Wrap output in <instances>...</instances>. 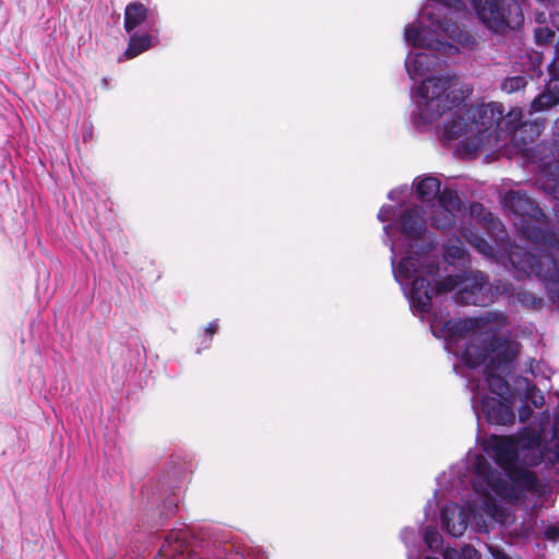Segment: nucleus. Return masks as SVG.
I'll list each match as a JSON object with an SVG mask.
<instances>
[{
	"label": "nucleus",
	"mask_w": 559,
	"mask_h": 559,
	"mask_svg": "<svg viewBox=\"0 0 559 559\" xmlns=\"http://www.w3.org/2000/svg\"><path fill=\"white\" fill-rule=\"evenodd\" d=\"M556 395L558 407L548 442H543L550 418L548 411L539 414V430L524 427L516 436H477L481 450H469L461 462L451 466L450 491L460 495L461 489L471 486L483 499L480 509L489 511L501 510L495 498L515 504L527 493L544 496L547 485L525 467L559 464V393Z\"/></svg>",
	"instance_id": "obj_1"
},
{
	"label": "nucleus",
	"mask_w": 559,
	"mask_h": 559,
	"mask_svg": "<svg viewBox=\"0 0 559 559\" xmlns=\"http://www.w3.org/2000/svg\"><path fill=\"white\" fill-rule=\"evenodd\" d=\"M509 325L506 312L488 311L467 319L443 320L433 316L430 331L444 340L445 349L459 358L456 374L467 380L472 409L479 423L511 426L515 421L514 397L508 382L493 370H508L520 353V343L497 336Z\"/></svg>",
	"instance_id": "obj_2"
},
{
	"label": "nucleus",
	"mask_w": 559,
	"mask_h": 559,
	"mask_svg": "<svg viewBox=\"0 0 559 559\" xmlns=\"http://www.w3.org/2000/svg\"><path fill=\"white\" fill-rule=\"evenodd\" d=\"M409 193L407 186L392 189L388 198L401 202L397 206L383 205L378 219L384 225L385 242L391 250V266L394 280L412 299L417 311H425L431 294L428 282L420 276L423 272L429 277L438 271V257L433 252L435 238L427 230V218L419 205L402 202Z\"/></svg>",
	"instance_id": "obj_3"
},
{
	"label": "nucleus",
	"mask_w": 559,
	"mask_h": 559,
	"mask_svg": "<svg viewBox=\"0 0 559 559\" xmlns=\"http://www.w3.org/2000/svg\"><path fill=\"white\" fill-rule=\"evenodd\" d=\"M427 1L416 21L404 29L407 45L427 50L409 52L406 57L405 69L412 80L426 75L438 66L436 53L453 57L480 49L479 40L462 24L469 16L463 0Z\"/></svg>",
	"instance_id": "obj_4"
},
{
	"label": "nucleus",
	"mask_w": 559,
	"mask_h": 559,
	"mask_svg": "<svg viewBox=\"0 0 559 559\" xmlns=\"http://www.w3.org/2000/svg\"><path fill=\"white\" fill-rule=\"evenodd\" d=\"M503 209L519 219L514 222L519 235L530 241L528 250L511 247L506 267L523 281L535 277L540 281L552 305L559 309V237L549 227L542 209L523 191L509 190L502 198Z\"/></svg>",
	"instance_id": "obj_5"
},
{
	"label": "nucleus",
	"mask_w": 559,
	"mask_h": 559,
	"mask_svg": "<svg viewBox=\"0 0 559 559\" xmlns=\"http://www.w3.org/2000/svg\"><path fill=\"white\" fill-rule=\"evenodd\" d=\"M457 83L459 78L454 73H447L429 76L412 87L414 109L411 120L418 131H425L442 115L455 108L442 124L441 140L445 145L459 140L461 146L471 152L472 129L466 108L459 107L461 99L455 95Z\"/></svg>",
	"instance_id": "obj_6"
},
{
	"label": "nucleus",
	"mask_w": 559,
	"mask_h": 559,
	"mask_svg": "<svg viewBox=\"0 0 559 559\" xmlns=\"http://www.w3.org/2000/svg\"><path fill=\"white\" fill-rule=\"evenodd\" d=\"M431 235L435 238L436 246H438L436 236L433 234ZM433 252L439 258L437 247H435ZM442 254L447 263L455 267H461L462 271L457 274L448 275L441 281H438L440 265H438L436 275L431 277L424 272L420 274V276L428 282L427 285L432 290L431 294H428L429 301L425 311H417L413 307L411 297L403 290L404 296L409 301L411 310L415 316L419 317L421 320L427 319L430 322L433 316H438L436 312H432V298L453 290H456L454 300L460 305L486 306L493 301L495 296L500 290V286H495L496 293H493V286L489 284L488 276L485 273L468 269L471 263L469 255L460 238L449 239L443 245ZM438 264L440 263L438 262Z\"/></svg>",
	"instance_id": "obj_7"
},
{
	"label": "nucleus",
	"mask_w": 559,
	"mask_h": 559,
	"mask_svg": "<svg viewBox=\"0 0 559 559\" xmlns=\"http://www.w3.org/2000/svg\"><path fill=\"white\" fill-rule=\"evenodd\" d=\"M503 106L499 103H488L466 108L472 129L471 152L476 153L491 140L500 141L508 136L520 150L537 139L544 130L539 119L522 122L523 112L520 108L511 109L503 116Z\"/></svg>",
	"instance_id": "obj_8"
},
{
	"label": "nucleus",
	"mask_w": 559,
	"mask_h": 559,
	"mask_svg": "<svg viewBox=\"0 0 559 559\" xmlns=\"http://www.w3.org/2000/svg\"><path fill=\"white\" fill-rule=\"evenodd\" d=\"M451 469L437 477V489L433 498L425 507V514L428 518L430 512L435 513L439 503L445 498H457L464 500V506L455 502L445 503L440 511V524L442 530L452 537H460L466 531L468 524L475 526L477 532H488V525L498 520L499 510H481V498L469 486L467 490L461 489L456 495L455 490L450 491Z\"/></svg>",
	"instance_id": "obj_9"
},
{
	"label": "nucleus",
	"mask_w": 559,
	"mask_h": 559,
	"mask_svg": "<svg viewBox=\"0 0 559 559\" xmlns=\"http://www.w3.org/2000/svg\"><path fill=\"white\" fill-rule=\"evenodd\" d=\"M160 559H245L240 546L225 537L202 531L198 534L186 524L175 526L159 548Z\"/></svg>",
	"instance_id": "obj_10"
},
{
	"label": "nucleus",
	"mask_w": 559,
	"mask_h": 559,
	"mask_svg": "<svg viewBox=\"0 0 559 559\" xmlns=\"http://www.w3.org/2000/svg\"><path fill=\"white\" fill-rule=\"evenodd\" d=\"M159 19L143 3L131 2L124 9V29L129 34L126 59H132L158 44Z\"/></svg>",
	"instance_id": "obj_11"
},
{
	"label": "nucleus",
	"mask_w": 559,
	"mask_h": 559,
	"mask_svg": "<svg viewBox=\"0 0 559 559\" xmlns=\"http://www.w3.org/2000/svg\"><path fill=\"white\" fill-rule=\"evenodd\" d=\"M530 162L540 171V189L552 201V210L559 216V118L552 127L551 142L536 144L532 147L522 146Z\"/></svg>",
	"instance_id": "obj_12"
},
{
	"label": "nucleus",
	"mask_w": 559,
	"mask_h": 559,
	"mask_svg": "<svg viewBox=\"0 0 559 559\" xmlns=\"http://www.w3.org/2000/svg\"><path fill=\"white\" fill-rule=\"evenodd\" d=\"M484 27L492 35H507L520 29L524 15L519 0H469Z\"/></svg>",
	"instance_id": "obj_13"
},
{
	"label": "nucleus",
	"mask_w": 559,
	"mask_h": 559,
	"mask_svg": "<svg viewBox=\"0 0 559 559\" xmlns=\"http://www.w3.org/2000/svg\"><path fill=\"white\" fill-rule=\"evenodd\" d=\"M432 206L433 209L428 219L432 227L442 230L452 228L465 211L464 204L456 191L449 188L443 189L439 201L433 203Z\"/></svg>",
	"instance_id": "obj_14"
},
{
	"label": "nucleus",
	"mask_w": 559,
	"mask_h": 559,
	"mask_svg": "<svg viewBox=\"0 0 559 559\" xmlns=\"http://www.w3.org/2000/svg\"><path fill=\"white\" fill-rule=\"evenodd\" d=\"M514 390L523 404L519 408V419L526 423L533 415L531 403L535 408H540L545 404V396L542 391L527 378L519 377L514 382Z\"/></svg>",
	"instance_id": "obj_15"
},
{
	"label": "nucleus",
	"mask_w": 559,
	"mask_h": 559,
	"mask_svg": "<svg viewBox=\"0 0 559 559\" xmlns=\"http://www.w3.org/2000/svg\"><path fill=\"white\" fill-rule=\"evenodd\" d=\"M413 188L415 189L417 199L427 205L439 201L440 194H442L443 191L441 190L440 179L431 174L415 178Z\"/></svg>",
	"instance_id": "obj_16"
},
{
	"label": "nucleus",
	"mask_w": 559,
	"mask_h": 559,
	"mask_svg": "<svg viewBox=\"0 0 559 559\" xmlns=\"http://www.w3.org/2000/svg\"><path fill=\"white\" fill-rule=\"evenodd\" d=\"M401 539L407 548V559H419L421 539L416 530L405 527L401 532Z\"/></svg>",
	"instance_id": "obj_17"
},
{
	"label": "nucleus",
	"mask_w": 559,
	"mask_h": 559,
	"mask_svg": "<svg viewBox=\"0 0 559 559\" xmlns=\"http://www.w3.org/2000/svg\"><path fill=\"white\" fill-rule=\"evenodd\" d=\"M463 236L467 240V242L474 247L479 253L485 257L491 258L495 255V248L490 245L483 236L479 234L465 229Z\"/></svg>",
	"instance_id": "obj_18"
},
{
	"label": "nucleus",
	"mask_w": 559,
	"mask_h": 559,
	"mask_svg": "<svg viewBox=\"0 0 559 559\" xmlns=\"http://www.w3.org/2000/svg\"><path fill=\"white\" fill-rule=\"evenodd\" d=\"M443 559H480V554L472 546L466 545L461 549L445 548L441 549ZM425 559H439L436 557L427 556Z\"/></svg>",
	"instance_id": "obj_19"
},
{
	"label": "nucleus",
	"mask_w": 559,
	"mask_h": 559,
	"mask_svg": "<svg viewBox=\"0 0 559 559\" xmlns=\"http://www.w3.org/2000/svg\"><path fill=\"white\" fill-rule=\"evenodd\" d=\"M559 103V97L556 93H549L547 91L537 95L531 103L530 115L547 110Z\"/></svg>",
	"instance_id": "obj_20"
},
{
	"label": "nucleus",
	"mask_w": 559,
	"mask_h": 559,
	"mask_svg": "<svg viewBox=\"0 0 559 559\" xmlns=\"http://www.w3.org/2000/svg\"><path fill=\"white\" fill-rule=\"evenodd\" d=\"M424 542L427 545L428 549L431 551H438L439 548H442V536L438 532L436 526L428 525L424 531Z\"/></svg>",
	"instance_id": "obj_21"
},
{
	"label": "nucleus",
	"mask_w": 559,
	"mask_h": 559,
	"mask_svg": "<svg viewBox=\"0 0 559 559\" xmlns=\"http://www.w3.org/2000/svg\"><path fill=\"white\" fill-rule=\"evenodd\" d=\"M527 84L525 76L515 75L506 78L501 83V90L507 93H514L524 88Z\"/></svg>",
	"instance_id": "obj_22"
},
{
	"label": "nucleus",
	"mask_w": 559,
	"mask_h": 559,
	"mask_svg": "<svg viewBox=\"0 0 559 559\" xmlns=\"http://www.w3.org/2000/svg\"><path fill=\"white\" fill-rule=\"evenodd\" d=\"M524 372L533 376L534 378L548 379L547 367L543 361H537L531 358L526 361Z\"/></svg>",
	"instance_id": "obj_23"
},
{
	"label": "nucleus",
	"mask_w": 559,
	"mask_h": 559,
	"mask_svg": "<svg viewBox=\"0 0 559 559\" xmlns=\"http://www.w3.org/2000/svg\"><path fill=\"white\" fill-rule=\"evenodd\" d=\"M516 298L521 305L531 309H538L543 304L542 298L536 297L534 294L528 292L518 293Z\"/></svg>",
	"instance_id": "obj_24"
},
{
	"label": "nucleus",
	"mask_w": 559,
	"mask_h": 559,
	"mask_svg": "<svg viewBox=\"0 0 559 559\" xmlns=\"http://www.w3.org/2000/svg\"><path fill=\"white\" fill-rule=\"evenodd\" d=\"M555 39V32L547 27H538L535 29V41L537 45H549Z\"/></svg>",
	"instance_id": "obj_25"
},
{
	"label": "nucleus",
	"mask_w": 559,
	"mask_h": 559,
	"mask_svg": "<svg viewBox=\"0 0 559 559\" xmlns=\"http://www.w3.org/2000/svg\"><path fill=\"white\" fill-rule=\"evenodd\" d=\"M217 330H218V321L213 320L212 322H210V324L205 329V333L203 335V340H202L203 348L209 347V345L212 341V337L217 332Z\"/></svg>",
	"instance_id": "obj_26"
},
{
	"label": "nucleus",
	"mask_w": 559,
	"mask_h": 559,
	"mask_svg": "<svg viewBox=\"0 0 559 559\" xmlns=\"http://www.w3.org/2000/svg\"><path fill=\"white\" fill-rule=\"evenodd\" d=\"M543 535L547 540H559V521L547 525L543 531Z\"/></svg>",
	"instance_id": "obj_27"
},
{
	"label": "nucleus",
	"mask_w": 559,
	"mask_h": 559,
	"mask_svg": "<svg viewBox=\"0 0 559 559\" xmlns=\"http://www.w3.org/2000/svg\"><path fill=\"white\" fill-rule=\"evenodd\" d=\"M177 510H178L177 500L175 498H170V499H167L164 501V503L162 506L160 514L163 516L169 518L173 514H175Z\"/></svg>",
	"instance_id": "obj_28"
},
{
	"label": "nucleus",
	"mask_w": 559,
	"mask_h": 559,
	"mask_svg": "<svg viewBox=\"0 0 559 559\" xmlns=\"http://www.w3.org/2000/svg\"><path fill=\"white\" fill-rule=\"evenodd\" d=\"M546 91L549 93H556L559 97V76L558 75H551L547 86Z\"/></svg>",
	"instance_id": "obj_29"
},
{
	"label": "nucleus",
	"mask_w": 559,
	"mask_h": 559,
	"mask_svg": "<svg viewBox=\"0 0 559 559\" xmlns=\"http://www.w3.org/2000/svg\"><path fill=\"white\" fill-rule=\"evenodd\" d=\"M550 75L559 76V57L555 56L552 61L548 66Z\"/></svg>",
	"instance_id": "obj_30"
},
{
	"label": "nucleus",
	"mask_w": 559,
	"mask_h": 559,
	"mask_svg": "<svg viewBox=\"0 0 559 559\" xmlns=\"http://www.w3.org/2000/svg\"><path fill=\"white\" fill-rule=\"evenodd\" d=\"M492 556L495 559H512L508 554H506L503 550H495L492 552Z\"/></svg>",
	"instance_id": "obj_31"
},
{
	"label": "nucleus",
	"mask_w": 559,
	"mask_h": 559,
	"mask_svg": "<svg viewBox=\"0 0 559 559\" xmlns=\"http://www.w3.org/2000/svg\"><path fill=\"white\" fill-rule=\"evenodd\" d=\"M82 138H83L84 142H87L88 140H91L92 139V129L88 127L84 128Z\"/></svg>",
	"instance_id": "obj_32"
},
{
	"label": "nucleus",
	"mask_w": 559,
	"mask_h": 559,
	"mask_svg": "<svg viewBox=\"0 0 559 559\" xmlns=\"http://www.w3.org/2000/svg\"><path fill=\"white\" fill-rule=\"evenodd\" d=\"M555 53H556L555 56L559 57V40L556 44Z\"/></svg>",
	"instance_id": "obj_33"
}]
</instances>
